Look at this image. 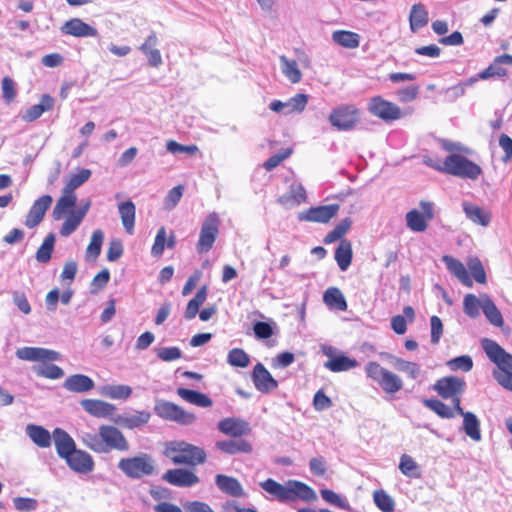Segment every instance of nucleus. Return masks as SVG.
<instances>
[{
    "mask_svg": "<svg viewBox=\"0 0 512 512\" xmlns=\"http://www.w3.org/2000/svg\"><path fill=\"white\" fill-rule=\"evenodd\" d=\"M429 22L428 10L422 3L412 5L409 14V25L412 32H417Z\"/></svg>",
    "mask_w": 512,
    "mask_h": 512,
    "instance_id": "473e14b6",
    "label": "nucleus"
},
{
    "mask_svg": "<svg viewBox=\"0 0 512 512\" xmlns=\"http://www.w3.org/2000/svg\"><path fill=\"white\" fill-rule=\"evenodd\" d=\"M321 497L329 504L344 510L349 509L348 502L343 499L340 495L330 489L320 490Z\"/></svg>",
    "mask_w": 512,
    "mask_h": 512,
    "instance_id": "e2e57ef3",
    "label": "nucleus"
},
{
    "mask_svg": "<svg viewBox=\"0 0 512 512\" xmlns=\"http://www.w3.org/2000/svg\"><path fill=\"white\" fill-rule=\"evenodd\" d=\"M252 379L256 389L263 393H269L278 387V382L262 363L254 366Z\"/></svg>",
    "mask_w": 512,
    "mask_h": 512,
    "instance_id": "f3484780",
    "label": "nucleus"
},
{
    "mask_svg": "<svg viewBox=\"0 0 512 512\" xmlns=\"http://www.w3.org/2000/svg\"><path fill=\"white\" fill-rule=\"evenodd\" d=\"M423 404L443 419H452L457 414L454 406L449 407L438 399H425Z\"/></svg>",
    "mask_w": 512,
    "mask_h": 512,
    "instance_id": "37998d69",
    "label": "nucleus"
},
{
    "mask_svg": "<svg viewBox=\"0 0 512 512\" xmlns=\"http://www.w3.org/2000/svg\"><path fill=\"white\" fill-rule=\"evenodd\" d=\"M373 500L382 512H394L395 501L386 491L376 490L373 493Z\"/></svg>",
    "mask_w": 512,
    "mask_h": 512,
    "instance_id": "864d4df0",
    "label": "nucleus"
},
{
    "mask_svg": "<svg viewBox=\"0 0 512 512\" xmlns=\"http://www.w3.org/2000/svg\"><path fill=\"white\" fill-rule=\"evenodd\" d=\"M52 197L50 195H43L38 198L30 208L29 213L26 216L25 225L28 228H34L43 219L46 211L52 204Z\"/></svg>",
    "mask_w": 512,
    "mask_h": 512,
    "instance_id": "aec40b11",
    "label": "nucleus"
},
{
    "mask_svg": "<svg viewBox=\"0 0 512 512\" xmlns=\"http://www.w3.org/2000/svg\"><path fill=\"white\" fill-rule=\"evenodd\" d=\"M156 354L164 362H172L182 357V351L175 346L158 348Z\"/></svg>",
    "mask_w": 512,
    "mask_h": 512,
    "instance_id": "774afa93",
    "label": "nucleus"
},
{
    "mask_svg": "<svg viewBox=\"0 0 512 512\" xmlns=\"http://www.w3.org/2000/svg\"><path fill=\"white\" fill-rule=\"evenodd\" d=\"M483 313L488 321L496 326L502 327L504 324L503 317L499 309L496 307L494 302L484 294Z\"/></svg>",
    "mask_w": 512,
    "mask_h": 512,
    "instance_id": "de8ad7c7",
    "label": "nucleus"
},
{
    "mask_svg": "<svg viewBox=\"0 0 512 512\" xmlns=\"http://www.w3.org/2000/svg\"><path fill=\"white\" fill-rule=\"evenodd\" d=\"M435 217V204L431 201L421 200L419 209H412L406 213L407 227L413 232H424L428 223Z\"/></svg>",
    "mask_w": 512,
    "mask_h": 512,
    "instance_id": "39448f33",
    "label": "nucleus"
},
{
    "mask_svg": "<svg viewBox=\"0 0 512 512\" xmlns=\"http://www.w3.org/2000/svg\"><path fill=\"white\" fill-rule=\"evenodd\" d=\"M219 224L220 220L218 214L216 212L209 213L201 226L197 243L198 252H208L212 248L219 234Z\"/></svg>",
    "mask_w": 512,
    "mask_h": 512,
    "instance_id": "9d476101",
    "label": "nucleus"
},
{
    "mask_svg": "<svg viewBox=\"0 0 512 512\" xmlns=\"http://www.w3.org/2000/svg\"><path fill=\"white\" fill-rule=\"evenodd\" d=\"M118 212L125 231L133 234L135 226L136 207L135 204L128 200L118 204Z\"/></svg>",
    "mask_w": 512,
    "mask_h": 512,
    "instance_id": "f704fd0d",
    "label": "nucleus"
},
{
    "mask_svg": "<svg viewBox=\"0 0 512 512\" xmlns=\"http://www.w3.org/2000/svg\"><path fill=\"white\" fill-rule=\"evenodd\" d=\"M83 219L82 215L78 214L76 210H71L60 229V234L64 237L71 235L78 228Z\"/></svg>",
    "mask_w": 512,
    "mask_h": 512,
    "instance_id": "5fc2aeb1",
    "label": "nucleus"
},
{
    "mask_svg": "<svg viewBox=\"0 0 512 512\" xmlns=\"http://www.w3.org/2000/svg\"><path fill=\"white\" fill-rule=\"evenodd\" d=\"M164 454L175 465L196 466L206 460L204 449L185 441H172L167 443Z\"/></svg>",
    "mask_w": 512,
    "mask_h": 512,
    "instance_id": "7ed1b4c3",
    "label": "nucleus"
},
{
    "mask_svg": "<svg viewBox=\"0 0 512 512\" xmlns=\"http://www.w3.org/2000/svg\"><path fill=\"white\" fill-rule=\"evenodd\" d=\"M446 365L451 371H464L469 372L473 368V360L469 355H462L450 359Z\"/></svg>",
    "mask_w": 512,
    "mask_h": 512,
    "instance_id": "052dcab7",
    "label": "nucleus"
},
{
    "mask_svg": "<svg viewBox=\"0 0 512 512\" xmlns=\"http://www.w3.org/2000/svg\"><path fill=\"white\" fill-rule=\"evenodd\" d=\"M259 486L270 495V499L281 503H291L297 500L312 503L318 499L314 489L299 480L290 479L284 483H279L272 478H268L261 481Z\"/></svg>",
    "mask_w": 512,
    "mask_h": 512,
    "instance_id": "f257e3e1",
    "label": "nucleus"
},
{
    "mask_svg": "<svg viewBox=\"0 0 512 512\" xmlns=\"http://www.w3.org/2000/svg\"><path fill=\"white\" fill-rule=\"evenodd\" d=\"M150 418V412L143 410L117 415L113 418V422L123 428L135 429L147 424Z\"/></svg>",
    "mask_w": 512,
    "mask_h": 512,
    "instance_id": "4be33fe9",
    "label": "nucleus"
},
{
    "mask_svg": "<svg viewBox=\"0 0 512 512\" xmlns=\"http://www.w3.org/2000/svg\"><path fill=\"white\" fill-rule=\"evenodd\" d=\"M329 121L337 130L348 131L358 123L359 111L352 105H341L331 111Z\"/></svg>",
    "mask_w": 512,
    "mask_h": 512,
    "instance_id": "1a4fd4ad",
    "label": "nucleus"
},
{
    "mask_svg": "<svg viewBox=\"0 0 512 512\" xmlns=\"http://www.w3.org/2000/svg\"><path fill=\"white\" fill-rule=\"evenodd\" d=\"M17 358L24 361L48 363L60 360L61 354L42 347H22L16 351Z\"/></svg>",
    "mask_w": 512,
    "mask_h": 512,
    "instance_id": "ddd939ff",
    "label": "nucleus"
},
{
    "mask_svg": "<svg viewBox=\"0 0 512 512\" xmlns=\"http://www.w3.org/2000/svg\"><path fill=\"white\" fill-rule=\"evenodd\" d=\"M184 188L182 185L173 187L167 193L164 199V207L166 210H172L181 200L183 196Z\"/></svg>",
    "mask_w": 512,
    "mask_h": 512,
    "instance_id": "338daca9",
    "label": "nucleus"
},
{
    "mask_svg": "<svg viewBox=\"0 0 512 512\" xmlns=\"http://www.w3.org/2000/svg\"><path fill=\"white\" fill-rule=\"evenodd\" d=\"M306 201V191L302 184L294 182L289 190L278 198V203L286 208H292Z\"/></svg>",
    "mask_w": 512,
    "mask_h": 512,
    "instance_id": "c85d7f7f",
    "label": "nucleus"
},
{
    "mask_svg": "<svg viewBox=\"0 0 512 512\" xmlns=\"http://www.w3.org/2000/svg\"><path fill=\"white\" fill-rule=\"evenodd\" d=\"M154 412L164 420L173 421L181 425H191L196 420V416L193 413L187 412L179 405L166 400H156Z\"/></svg>",
    "mask_w": 512,
    "mask_h": 512,
    "instance_id": "0eeeda50",
    "label": "nucleus"
},
{
    "mask_svg": "<svg viewBox=\"0 0 512 512\" xmlns=\"http://www.w3.org/2000/svg\"><path fill=\"white\" fill-rule=\"evenodd\" d=\"M215 484L221 492L232 497H243L245 495L241 483L232 476L217 474L215 477Z\"/></svg>",
    "mask_w": 512,
    "mask_h": 512,
    "instance_id": "cd10ccee",
    "label": "nucleus"
},
{
    "mask_svg": "<svg viewBox=\"0 0 512 512\" xmlns=\"http://www.w3.org/2000/svg\"><path fill=\"white\" fill-rule=\"evenodd\" d=\"M281 70L284 76L293 84L299 83L302 79V73L295 60L288 59L285 55L279 57Z\"/></svg>",
    "mask_w": 512,
    "mask_h": 512,
    "instance_id": "79ce46f5",
    "label": "nucleus"
},
{
    "mask_svg": "<svg viewBox=\"0 0 512 512\" xmlns=\"http://www.w3.org/2000/svg\"><path fill=\"white\" fill-rule=\"evenodd\" d=\"M480 343L488 359L498 368L493 372L494 378L505 389L512 391V354L492 339L483 338Z\"/></svg>",
    "mask_w": 512,
    "mask_h": 512,
    "instance_id": "f03ea898",
    "label": "nucleus"
},
{
    "mask_svg": "<svg viewBox=\"0 0 512 512\" xmlns=\"http://www.w3.org/2000/svg\"><path fill=\"white\" fill-rule=\"evenodd\" d=\"M132 388L128 385H105L101 389V394L104 397L114 400H125L131 396Z\"/></svg>",
    "mask_w": 512,
    "mask_h": 512,
    "instance_id": "c03bdc74",
    "label": "nucleus"
},
{
    "mask_svg": "<svg viewBox=\"0 0 512 512\" xmlns=\"http://www.w3.org/2000/svg\"><path fill=\"white\" fill-rule=\"evenodd\" d=\"M163 480L177 487H191L199 482L198 476L185 469H170L162 476Z\"/></svg>",
    "mask_w": 512,
    "mask_h": 512,
    "instance_id": "6ab92c4d",
    "label": "nucleus"
},
{
    "mask_svg": "<svg viewBox=\"0 0 512 512\" xmlns=\"http://www.w3.org/2000/svg\"><path fill=\"white\" fill-rule=\"evenodd\" d=\"M378 384L386 393L390 394L398 392L403 387L401 378L389 370H387Z\"/></svg>",
    "mask_w": 512,
    "mask_h": 512,
    "instance_id": "3c124183",
    "label": "nucleus"
},
{
    "mask_svg": "<svg viewBox=\"0 0 512 512\" xmlns=\"http://www.w3.org/2000/svg\"><path fill=\"white\" fill-rule=\"evenodd\" d=\"M64 388L71 392L84 393L92 390L94 381L84 374H74L66 378Z\"/></svg>",
    "mask_w": 512,
    "mask_h": 512,
    "instance_id": "2f4dec72",
    "label": "nucleus"
},
{
    "mask_svg": "<svg viewBox=\"0 0 512 512\" xmlns=\"http://www.w3.org/2000/svg\"><path fill=\"white\" fill-rule=\"evenodd\" d=\"M207 297V287H201L194 298H192L186 307L184 317L188 320L193 319L199 311V307L204 303Z\"/></svg>",
    "mask_w": 512,
    "mask_h": 512,
    "instance_id": "8fccbe9b",
    "label": "nucleus"
},
{
    "mask_svg": "<svg viewBox=\"0 0 512 512\" xmlns=\"http://www.w3.org/2000/svg\"><path fill=\"white\" fill-rule=\"evenodd\" d=\"M332 40L336 44L348 49H355L360 45L359 34L347 30L334 31L332 33Z\"/></svg>",
    "mask_w": 512,
    "mask_h": 512,
    "instance_id": "ea45409f",
    "label": "nucleus"
},
{
    "mask_svg": "<svg viewBox=\"0 0 512 512\" xmlns=\"http://www.w3.org/2000/svg\"><path fill=\"white\" fill-rule=\"evenodd\" d=\"M104 240V233L100 229L93 231L90 243L86 248V260H96L101 253V247Z\"/></svg>",
    "mask_w": 512,
    "mask_h": 512,
    "instance_id": "09e8293b",
    "label": "nucleus"
},
{
    "mask_svg": "<svg viewBox=\"0 0 512 512\" xmlns=\"http://www.w3.org/2000/svg\"><path fill=\"white\" fill-rule=\"evenodd\" d=\"M91 176V171L89 169H82L77 174H74L70 177L66 186L63 188L68 192H74L75 189L84 184Z\"/></svg>",
    "mask_w": 512,
    "mask_h": 512,
    "instance_id": "0e129e2a",
    "label": "nucleus"
},
{
    "mask_svg": "<svg viewBox=\"0 0 512 512\" xmlns=\"http://www.w3.org/2000/svg\"><path fill=\"white\" fill-rule=\"evenodd\" d=\"M82 441L84 445L91 449L92 451L96 453H105V444L102 441L100 433L98 435L92 433H85L82 436Z\"/></svg>",
    "mask_w": 512,
    "mask_h": 512,
    "instance_id": "69168bd1",
    "label": "nucleus"
},
{
    "mask_svg": "<svg viewBox=\"0 0 512 512\" xmlns=\"http://www.w3.org/2000/svg\"><path fill=\"white\" fill-rule=\"evenodd\" d=\"M308 102V95L306 94H296L286 101V110L284 111L285 115L293 114V113H301L305 110Z\"/></svg>",
    "mask_w": 512,
    "mask_h": 512,
    "instance_id": "6e6d98bb",
    "label": "nucleus"
},
{
    "mask_svg": "<svg viewBox=\"0 0 512 512\" xmlns=\"http://www.w3.org/2000/svg\"><path fill=\"white\" fill-rule=\"evenodd\" d=\"M69 468L79 474H88L94 469L92 456L83 450L76 449L64 459Z\"/></svg>",
    "mask_w": 512,
    "mask_h": 512,
    "instance_id": "dca6fc26",
    "label": "nucleus"
},
{
    "mask_svg": "<svg viewBox=\"0 0 512 512\" xmlns=\"http://www.w3.org/2000/svg\"><path fill=\"white\" fill-rule=\"evenodd\" d=\"M177 394L180 398H182L184 401L196 405L198 407H211L213 402L212 400L204 393L190 390L186 388H178Z\"/></svg>",
    "mask_w": 512,
    "mask_h": 512,
    "instance_id": "58836bf2",
    "label": "nucleus"
},
{
    "mask_svg": "<svg viewBox=\"0 0 512 512\" xmlns=\"http://www.w3.org/2000/svg\"><path fill=\"white\" fill-rule=\"evenodd\" d=\"M33 371L37 376L48 378V379H60L64 376L62 368L55 364H46L33 366Z\"/></svg>",
    "mask_w": 512,
    "mask_h": 512,
    "instance_id": "603ef678",
    "label": "nucleus"
},
{
    "mask_svg": "<svg viewBox=\"0 0 512 512\" xmlns=\"http://www.w3.org/2000/svg\"><path fill=\"white\" fill-rule=\"evenodd\" d=\"M339 208L338 204L311 207L308 210L300 212L298 219L300 221L327 223L338 213Z\"/></svg>",
    "mask_w": 512,
    "mask_h": 512,
    "instance_id": "2eb2a0df",
    "label": "nucleus"
},
{
    "mask_svg": "<svg viewBox=\"0 0 512 512\" xmlns=\"http://www.w3.org/2000/svg\"><path fill=\"white\" fill-rule=\"evenodd\" d=\"M323 300L325 304L330 307L337 308L341 311H345L347 309V303L344 295L336 287L328 288L323 295Z\"/></svg>",
    "mask_w": 512,
    "mask_h": 512,
    "instance_id": "a18cd8bd",
    "label": "nucleus"
},
{
    "mask_svg": "<svg viewBox=\"0 0 512 512\" xmlns=\"http://www.w3.org/2000/svg\"><path fill=\"white\" fill-rule=\"evenodd\" d=\"M27 436L31 441L41 448H48L51 445L50 432L40 425L28 424L25 428Z\"/></svg>",
    "mask_w": 512,
    "mask_h": 512,
    "instance_id": "c9c22d12",
    "label": "nucleus"
},
{
    "mask_svg": "<svg viewBox=\"0 0 512 512\" xmlns=\"http://www.w3.org/2000/svg\"><path fill=\"white\" fill-rule=\"evenodd\" d=\"M484 295L479 298L474 294H467L463 300L464 313L471 317L476 318L480 315V309L483 310Z\"/></svg>",
    "mask_w": 512,
    "mask_h": 512,
    "instance_id": "49530a36",
    "label": "nucleus"
},
{
    "mask_svg": "<svg viewBox=\"0 0 512 512\" xmlns=\"http://www.w3.org/2000/svg\"><path fill=\"white\" fill-rule=\"evenodd\" d=\"M442 261L445 263L447 269L453 274L463 285L467 287L473 286V281L462 262L452 256L444 255Z\"/></svg>",
    "mask_w": 512,
    "mask_h": 512,
    "instance_id": "c756f323",
    "label": "nucleus"
},
{
    "mask_svg": "<svg viewBox=\"0 0 512 512\" xmlns=\"http://www.w3.org/2000/svg\"><path fill=\"white\" fill-rule=\"evenodd\" d=\"M61 31L67 35L74 37H96L98 31L96 28L90 26L79 18H73L64 23Z\"/></svg>",
    "mask_w": 512,
    "mask_h": 512,
    "instance_id": "b1692460",
    "label": "nucleus"
},
{
    "mask_svg": "<svg viewBox=\"0 0 512 512\" xmlns=\"http://www.w3.org/2000/svg\"><path fill=\"white\" fill-rule=\"evenodd\" d=\"M462 209L466 218L475 225L487 227L491 222V212L472 202L464 201Z\"/></svg>",
    "mask_w": 512,
    "mask_h": 512,
    "instance_id": "5701e85b",
    "label": "nucleus"
},
{
    "mask_svg": "<svg viewBox=\"0 0 512 512\" xmlns=\"http://www.w3.org/2000/svg\"><path fill=\"white\" fill-rule=\"evenodd\" d=\"M53 439L57 454L62 459H65L76 450L73 438L61 428H56L53 431Z\"/></svg>",
    "mask_w": 512,
    "mask_h": 512,
    "instance_id": "bb28decb",
    "label": "nucleus"
},
{
    "mask_svg": "<svg viewBox=\"0 0 512 512\" xmlns=\"http://www.w3.org/2000/svg\"><path fill=\"white\" fill-rule=\"evenodd\" d=\"M443 172L460 178L475 180L482 173V169L478 164L462 155L451 154L446 157L443 163Z\"/></svg>",
    "mask_w": 512,
    "mask_h": 512,
    "instance_id": "20e7f679",
    "label": "nucleus"
},
{
    "mask_svg": "<svg viewBox=\"0 0 512 512\" xmlns=\"http://www.w3.org/2000/svg\"><path fill=\"white\" fill-rule=\"evenodd\" d=\"M55 235L50 233L44 239L42 245L36 252V260L40 263H46L51 259V255L54 249Z\"/></svg>",
    "mask_w": 512,
    "mask_h": 512,
    "instance_id": "4d7b16f0",
    "label": "nucleus"
},
{
    "mask_svg": "<svg viewBox=\"0 0 512 512\" xmlns=\"http://www.w3.org/2000/svg\"><path fill=\"white\" fill-rule=\"evenodd\" d=\"M369 111L376 117L386 121H394L403 117L399 106L377 96L370 100Z\"/></svg>",
    "mask_w": 512,
    "mask_h": 512,
    "instance_id": "f8f14e48",
    "label": "nucleus"
},
{
    "mask_svg": "<svg viewBox=\"0 0 512 512\" xmlns=\"http://www.w3.org/2000/svg\"><path fill=\"white\" fill-rule=\"evenodd\" d=\"M456 412L463 417L462 429L465 434L473 441L480 442L482 440L480 421L478 417L470 412L464 411L461 405L456 403Z\"/></svg>",
    "mask_w": 512,
    "mask_h": 512,
    "instance_id": "a211bd4d",
    "label": "nucleus"
},
{
    "mask_svg": "<svg viewBox=\"0 0 512 512\" xmlns=\"http://www.w3.org/2000/svg\"><path fill=\"white\" fill-rule=\"evenodd\" d=\"M390 364L398 371L405 373L411 379H417L420 375V365L415 362L406 361L391 354H386Z\"/></svg>",
    "mask_w": 512,
    "mask_h": 512,
    "instance_id": "4c0bfd02",
    "label": "nucleus"
},
{
    "mask_svg": "<svg viewBox=\"0 0 512 512\" xmlns=\"http://www.w3.org/2000/svg\"><path fill=\"white\" fill-rule=\"evenodd\" d=\"M324 354L328 360L324 363V367L334 373L349 371L358 366V362L346 356L343 352L335 353V349L331 346L324 348Z\"/></svg>",
    "mask_w": 512,
    "mask_h": 512,
    "instance_id": "4468645a",
    "label": "nucleus"
},
{
    "mask_svg": "<svg viewBox=\"0 0 512 512\" xmlns=\"http://www.w3.org/2000/svg\"><path fill=\"white\" fill-rule=\"evenodd\" d=\"M118 468L126 476L138 479L154 473V462L150 455L141 454L136 457L121 459Z\"/></svg>",
    "mask_w": 512,
    "mask_h": 512,
    "instance_id": "423d86ee",
    "label": "nucleus"
},
{
    "mask_svg": "<svg viewBox=\"0 0 512 512\" xmlns=\"http://www.w3.org/2000/svg\"><path fill=\"white\" fill-rule=\"evenodd\" d=\"M215 445L220 451L230 455L252 451L251 444L244 439L217 441Z\"/></svg>",
    "mask_w": 512,
    "mask_h": 512,
    "instance_id": "e433bc0d",
    "label": "nucleus"
},
{
    "mask_svg": "<svg viewBox=\"0 0 512 512\" xmlns=\"http://www.w3.org/2000/svg\"><path fill=\"white\" fill-rule=\"evenodd\" d=\"M227 362L234 367L245 368L250 363L248 354L240 348H234L229 351Z\"/></svg>",
    "mask_w": 512,
    "mask_h": 512,
    "instance_id": "bf43d9fd",
    "label": "nucleus"
},
{
    "mask_svg": "<svg viewBox=\"0 0 512 512\" xmlns=\"http://www.w3.org/2000/svg\"><path fill=\"white\" fill-rule=\"evenodd\" d=\"M351 226L350 219H343L339 224H337L332 231H330L324 239V242L329 244L333 243L339 239H341L345 233L349 230Z\"/></svg>",
    "mask_w": 512,
    "mask_h": 512,
    "instance_id": "680f3d73",
    "label": "nucleus"
},
{
    "mask_svg": "<svg viewBox=\"0 0 512 512\" xmlns=\"http://www.w3.org/2000/svg\"><path fill=\"white\" fill-rule=\"evenodd\" d=\"M157 45L158 38L156 34L152 32L139 47V50L146 56L148 65L153 68H158L163 63L162 55Z\"/></svg>",
    "mask_w": 512,
    "mask_h": 512,
    "instance_id": "393cba45",
    "label": "nucleus"
},
{
    "mask_svg": "<svg viewBox=\"0 0 512 512\" xmlns=\"http://www.w3.org/2000/svg\"><path fill=\"white\" fill-rule=\"evenodd\" d=\"M218 429L223 434L235 438L246 435L251 430L248 422L235 417H228L222 419L218 423Z\"/></svg>",
    "mask_w": 512,
    "mask_h": 512,
    "instance_id": "412c9836",
    "label": "nucleus"
},
{
    "mask_svg": "<svg viewBox=\"0 0 512 512\" xmlns=\"http://www.w3.org/2000/svg\"><path fill=\"white\" fill-rule=\"evenodd\" d=\"M466 388L464 379L457 376H446L438 379L433 389L443 399H451L454 407L456 403L461 405V396Z\"/></svg>",
    "mask_w": 512,
    "mask_h": 512,
    "instance_id": "6e6552de",
    "label": "nucleus"
},
{
    "mask_svg": "<svg viewBox=\"0 0 512 512\" xmlns=\"http://www.w3.org/2000/svg\"><path fill=\"white\" fill-rule=\"evenodd\" d=\"M99 433L105 444V453L110 450H117L121 452L128 451L129 443L124 434L115 426L102 425L99 427Z\"/></svg>",
    "mask_w": 512,
    "mask_h": 512,
    "instance_id": "9b49d317",
    "label": "nucleus"
},
{
    "mask_svg": "<svg viewBox=\"0 0 512 512\" xmlns=\"http://www.w3.org/2000/svg\"><path fill=\"white\" fill-rule=\"evenodd\" d=\"M81 406L87 413L97 418L109 417L116 410L113 404L97 399H84Z\"/></svg>",
    "mask_w": 512,
    "mask_h": 512,
    "instance_id": "a878e982",
    "label": "nucleus"
},
{
    "mask_svg": "<svg viewBox=\"0 0 512 512\" xmlns=\"http://www.w3.org/2000/svg\"><path fill=\"white\" fill-rule=\"evenodd\" d=\"M77 196L74 192H68L63 189L62 195L57 200L53 209L52 216L55 220H60L63 216L70 212V209L76 205Z\"/></svg>",
    "mask_w": 512,
    "mask_h": 512,
    "instance_id": "72a5a7b5",
    "label": "nucleus"
},
{
    "mask_svg": "<svg viewBox=\"0 0 512 512\" xmlns=\"http://www.w3.org/2000/svg\"><path fill=\"white\" fill-rule=\"evenodd\" d=\"M335 260L341 271H346L352 261V245L351 242L342 239L335 251Z\"/></svg>",
    "mask_w": 512,
    "mask_h": 512,
    "instance_id": "a19ab883",
    "label": "nucleus"
},
{
    "mask_svg": "<svg viewBox=\"0 0 512 512\" xmlns=\"http://www.w3.org/2000/svg\"><path fill=\"white\" fill-rule=\"evenodd\" d=\"M55 100L49 94H44L40 98V102L28 108L22 115L25 122H33L38 119L44 112L52 110Z\"/></svg>",
    "mask_w": 512,
    "mask_h": 512,
    "instance_id": "7c9ffc66",
    "label": "nucleus"
},
{
    "mask_svg": "<svg viewBox=\"0 0 512 512\" xmlns=\"http://www.w3.org/2000/svg\"><path fill=\"white\" fill-rule=\"evenodd\" d=\"M400 471L407 477L419 478L420 471L416 461L409 455L404 454L400 458L399 464Z\"/></svg>",
    "mask_w": 512,
    "mask_h": 512,
    "instance_id": "13d9d810",
    "label": "nucleus"
}]
</instances>
